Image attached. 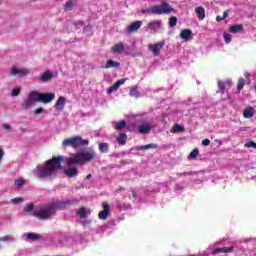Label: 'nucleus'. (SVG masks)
Segmentation results:
<instances>
[{"label": "nucleus", "instance_id": "603ef678", "mask_svg": "<svg viewBox=\"0 0 256 256\" xmlns=\"http://www.w3.org/2000/svg\"><path fill=\"white\" fill-rule=\"evenodd\" d=\"M84 31H85L86 33H89V31H91V26H86V27L84 28Z\"/></svg>", "mask_w": 256, "mask_h": 256}, {"label": "nucleus", "instance_id": "2eb2a0df", "mask_svg": "<svg viewBox=\"0 0 256 256\" xmlns=\"http://www.w3.org/2000/svg\"><path fill=\"white\" fill-rule=\"evenodd\" d=\"M55 99V93H40V103H51Z\"/></svg>", "mask_w": 256, "mask_h": 256}, {"label": "nucleus", "instance_id": "c9c22d12", "mask_svg": "<svg viewBox=\"0 0 256 256\" xmlns=\"http://www.w3.org/2000/svg\"><path fill=\"white\" fill-rule=\"evenodd\" d=\"M24 211L26 213H34L35 214V206L33 204H28L26 205V207L24 208Z\"/></svg>", "mask_w": 256, "mask_h": 256}, {"label": "nucleus", "instance_id": "a878e982", "mask_svg": "<svg viewBox=\"0 0 256 256\" xmlns=\"http://www.w3.org/2000/svg\"><path fill=\"white\" fill-rule=\"evenodd\" d=\"M241 31H243L242 24L231 26L229 29L230 33H241Z\"/></svg>", "mask_w": 256, "mask_h": 256}, {"label": "nucleus", "instance_id": "c756f323", "mask_svg": "<svg viewBox=\"0 0 256 256\" xmlns=\"http://www.w3.org/2000/svg\"><path fill=\"white\" fill-rule=\"evenodd\" d=\"M14 185L16 189H21V187L25 185V180H23V178H17L16 180H14Z\"/></svg>", "mask_w": 256, "mask_h": 256}, {"label": "nucleus", "instance_id": "412c9836", "mask_svg": "<svg viewBox=\"0 0 256 256\" xmlns=\"http://www.w3.org/2000/svg\"><path fill=\"white\" fill-rule=\"evenodd\" d=\"M112 67H114V69H117L121 67V63L115 62V60H108L106 62V65L103 66V69H111Z\"/></svg>", "mask_w": 256, "mask_h": 256}, {"label": "nucleus", "instance_id": "72a5a7b5", "mask_svg": "<svg viewBox=\"0 0 256 256\" xmlns=\"http://www.w3.org/2000/svg\"><path fill=\"white\" fill-rule=\"evenodd\" d=\"M130 97H135L136 99L139 98V91H137L136 87L130 88L129 92Z\"/></svg>", "mask_w": 256, "mask_h": 256}, {"label": "nucleus", "instance_id": "5fc2aeb1", "mask_svg": "<svg viewBox=\"0 0 256 256\" xmlns=\"http://www.w3.org/2000/svg\"><path fill=\"white\" fill-rule=\"evenodd\" d=\"M184 175H193V172H185Z\"/></svg>", "mask_w": 256, "mask_h": 256}, {"label": "nucleus", "instance_id": "5701e85b", "mask_svg": "<svg viewBox=\"0 0 256 256\" xmlns=\"http://www.w3.org/2000/svg\"><path fill=\"white\" fill-rule=\"evenodd\" d=\"M64 173L68 176V177H75L79 174V170H77V168L75 167H69L67 168Z\"/></svg>", "mask_w": 256, "mask_h": 256}, {"label": "nucleus", "instance_id": "f257e3e1", "mask_svg": "<svg viewBox=\"0 0 256 256\" xmlns=\"http://www.w3.org/2000/svg\"><path fill=\"white\" fill-rule=\"evenodd\" d=\"M65 161V157L58 156L45 162V164L38 165L34 170V175L38 179H49L55 177V173L61 169V163Z\"/></svg>", "mask_w": 256, "mask_h": 256}, {"label": "nucleus", "instance_id": "4c0bfd02", "mask_svg": "<svg viewBox=\"0 0 256 256\" xmlns=\"http://www.w3.org/2000/svg\"><path fill=\"white\" fill-rule=\"evenodd\" d=\"M199 156V148H195L189 155L190 159H197Z\"/></svg>", "mask_w": 256, "mask_h": 256}, {"label": "nucleus", "instance_id": "864d4df0", "mask_svg": "<svg viewBox=\"0 0 256 256\" xmlns=\"http://www.w3.org/2000/svg\"><path fill=\"white\" fill-rule=\"evenodd\" d=\"M228 16H229V14L227 12H224L222 17H224V19H227Z\"/></svg>", "mask_w": 256, "mask_h": 256}, {"label": "nucleus", "instance_id": "aec40b11", "mask_svg": "<svg viewBox=\"0 0 256 256\" xmlns=\"http://www.w3.org/2000/svg\"><path fill=\"white\" fill-rule=\"evenodd\" d=\"M0 241H1V243L11 244V243H15L17 241V239H15L13 235L8 234L5 236H1Z\"/></svg>", "mask_w": 256, "mask_h": 256}, {"label": "nucleus", "instance_id": "f3484780", "mask_svg": "<svg viewBox=\"0 0 256 256\" xmlns=\"http://www.w3.org/2000/svg\"><path fill=\"white\" fill-rule=\"evenodd\" d=\"M65 103H67V99H65L63 96H60L55 104L56 111H63V109H65Z\"/></svg>", "mask_w": 256, "mask_h": 256}, {"label": "nucleus", "instance_id": "4be33fe9", "mask_svg": "<svg viewBox=\"0 0 256 256\" xmlns=\"http://www.w3.org/2000/svg\"><path fill=\"white\" fill-rule=\"evenodd\" d=\"M195 13L199 21H203V19H205V8H203L202 6L196 7Z\"/></svg>", "mask_w": 256, "mask_h": 256}, {"label": "nucleus", "instance_id": "a211bd4d", "mask_svg": "<svg viewBox=\"0 0 256 256\" xmlns=\"http://www.w3.org/2000/svg\"><path fill=\"white\" fill-rule=\"evenodd\" d=\"M111 51L112 53H117L118 55H121V53L125 51V44H123V42H119L112 46Z\"/></svg>", "mask_w": 256, "mask_h": 256}, {"label": "nucleus", "instance_id": "79ce46f5", "mask_svg": "<svg viewBox=\"0 0 256 256\" xmlns=\"http://www.w3.org/2000/svg\"><path fill=\"white\" fill-rule=\"evenodd\" d=\"M11 203L13 205H19V203H23V197L13 198L11 199Z\"/></svg>", "mask_w": 256, "mask_h": 256}, {"label": "nucleus", "instance_id": "a19ab883", "mask_svg": "<svg viewBox=\"0 0 256 256\" xmlns=\"http://www.w3.org/2000/svg\"><path fill=\"white\" fill-rule=\"evenodd\" d=\"M176 25H177V17L172 16V17L169 19V26H170V27H175Z\"/></svg>", "mask_w": 256, "mask_h": 256}, {"label": "nucleus", "instance_id": "39448f33", "mask_svg": "<svg viewBox=\"0 0 256 256\" xmlns=\"http://www.w3.org/2000/svg\"><path fill=\"white\" fill-rule=\"evenodd\" d=\"M35 103H41V92L32 90L28 93L27 99L20 104V107L27 111L31 109Z\"/></svg>", "mask_w": 256, "mask_h": 256}, {"label": "nucleus", "instance_id": "dca6fc26", "mask_svg": "<svg viewBox=\"0 0 256 256\" xmlns=\"http://www.w3.org/2000/svg\"><path fill=\"white\" fill-rule=\"evenodd\" d=\"M51 79H53V72L50 70L44 71L39 76V81H41V83H47V81H51Z\"/></svg>", "mask_w": 256, "mask_h": 256}, {"label": "nucleus", "instance_id": "6e6552de", "mask_svg": "<svg viewBox=\"0 0 256 256\" xmlns=\"http://www.w3.org/2000/svg\"><path fill=\"white\" fill-rule=\"evenodd\" d=\"M151 129H153V123L148 120H142L140 125H138V133L141 135H147L151 133Z\"/></svg>", "mask_w": 256, "mask_h": 256}, {"label": "nucleus", "instance_id": "e433bc0d", "mask_svg": "<svg viewBox=\"0 0 256 256\" xmlns=\"http://www.w3.org/2000/svg\"><path fill=\"white\" fill-rule=\"evenodd\" d=\"M153 147H157V144H147V145H143V146H137V149L139 151H143L144 149H151Z\"/></svg>", "mask_w": 256, "mask_h": 256}, {"label": "nucleus", "instance_id": "4468645a", "mask_svg": "<svg viewBox=\"0 0 256 256\" xmlns=\"http://www.w3.org/2000/svg\"><path fill=\"white\" fill-rule=\"evenodd\" d=\"M125 81H127V78L118 80L115 84H113L107 89V94L111 95V93H115V91H118L121 85H125Z\"/></svg>", "mask_w": 256, "mask_h": 256}, {"label": "nucleus", "instance_id": "b1692460", "mask_svg": "<svg viewBox=\"0 0 256 256\" xmlns=\"http://www.w3.org/2000/svg\"><path fill=\"white\" fill-rule=\"evenodd\" d=\"M233 247H223V248H217L213 250V254L217 255V253H232Z\"/></svg>", "mask_w": 256, "mask_h": 256}, {"label": "nucleus", "instance_id": "6ab92c4d", "mask_svg": "<svg viewBox=\"0 0 256 256\" xmlns=\"http://www.w3.org/2000/svg\"><path fill=\"white\" fill-rule=\"evenodd\" d=\"M191 35H193V32L189 29H184L180 32V39H183L184 41H189L191 39Z\"/></svg>", "mask_w": 256, "mask_h": 256}, {"label": "nucleus", "instance_id": "37998d69", "mask_svg": "<svg viewBox=\"0 0 256 256\" xmlns=\"http://www.w3.org/2000/svg\"><path fill=\"white\" fill-rule=\"evenodd\" d=\"M19 93H21V88L16 87L11 91V97H17V95H19Z\"/></svg>", "mask_w": 256, "mask_h": 256}, {"label": "nucleus", "instance_id": "9d476101", "mask_svg": "<svg viewBox=\"0 0 256 256\" xmlns=\"http://www.w3.org/2000/svg\"><path fill=\"white\" fill-rule=\"evenodd\" d=\"M165 46V42H158L156 44H150L148 46L149 51L155 55V57H159V54L161 53V49Z\"/></svg>", "mask_w": 256, "mask_h": 256}, {"label": "nucleus", "instance_id": "f03ea898", "mask_svg": "<svg viewBox=\"0 0 256 256\" xmlns=\"http://www.w3.org/2000/svg\"><path fill=\"white\" fill-rule=\"evenodd\" d=\"M97 153L92 148H87L80 153L71 154L69 158L66 159L67 165H84V163H89L95 159Z\"/></svg>", "mask_w": 256, "mask_h": 256}, {"label": "nucleus", "instance_id": "9b49d317", "mask_svg": "<svg viewBox=\"0 0 256 256\" xmlns=\"http://www.w3.org/2000/svg\"><path fill=\"white\" fill-rule=\"evenodd\" d=\"M70 203L71 201L69 200H56L52 202L50 205L53 206L54 213H56L58 209H65L66 207H69Z\"/></svg>", "mask_w": 256, "mask_h": 256}, {"label": "nucleus", "instance_id": "7ed1b4c3", "mask_svg": "<svg viewBox=\"0 0 256 256\" xmlns=\"http://www.w3.org/2000/svg\"><path fill=\"white\" fill-rule=\"evenodd\" d=\"M175 11L171 4L164 2L162 5H155L149 9L142 10V13H150L151 15H169Z\"/></svg>", "mask_w": 256, "mask_h": 256}, {"label": "nucleus", "instance_id": "bb28decb", "mask_svg": "<svg viewBox=\"0 0 256 256\" xmlns=\"http://www.w3.org/2000/svg\"><path fill=\"white\" fill-rule=\"evenodd\" d=\"M116 139L119 145H125L127 143V134L121 133Z\"/></svg>", "mask_w": 256, "mask_h": 256}, {"label": "nucleus", "instance_id": "f704fd0d", "mask_svg": "<svg viewBox=\"0 0 256 256\" xmlns=\"http://www.w3.org/2000/svg\"><path fill=\"white\" fill-rule=\"evenodd\" d=\"M26 235V239H29L30 241H37V239H39V236L35 233H27Z\"/></svg>", "mask_w": 256, "mask_h": 256}, {"label": "nucleus", "instance_id": "7c9ffc66", "mask_svg": "<svg viewBox=\"0 0 256 256\" xmlns=\"http://www.w3.org/2000/svg\"><path fill=\"white\" fill-rule=\"evenodd\" d=\"M243 115L245 117V119H251V117H253L254 113H253V108H247L244 110Z\"/></svg>", "mask_w": 256, "mask_h": 256}, {"label": "nucleus", "instance_id": "bf43d9fd", "mask_svg": "<svg viewBox=\"0 0 256 256\" xmlns=\"http://www.w3.org/2000/svg\"><path fill=\"white\" fill-rule=\"evenodd\" d=\"M0 249H1V245H0Z\"/></svg>", "mask_w": 256, "mask_h": 256}, {"label": "nucleus", "instance_id": "c85d7f7f", "mask_svg": "<svg viewBox=\"0 0 256 256\" xmlns=\"http://www.w3.org/2000/svg\"><path fill=\"white\" fill-rule=\"evenodd\" d=\"M78 215H80V217H82V219H85V217H87L88 215H91V210H86L85 208H80L78 210Z\"/></svg>", "mask_w": 256, "mask_h": 256}, {"label": "nucleus", "instance_id": "8fccbe9b", "mask_svg": "<svg viewBox=\"0 0 256 256\" xmlns=\"http://www.w3.org/2000/svg\"><path fill=\"white\" fill-rule=\"evenodd\" d=\"M2 127H3V129H4L5 131L11 130V125H9V124H3Z\"/></svg>", "mask_w": 256, "mask_h": 256}, {"label": "nucleus", "instance_id": "f8f14e48", "mask_svg": "<svg viewBox=\"0 0 256 256\" xmlns=\"http://www.w3.org/2000/svg\"><path fill=\"white\" fill-rule=\"evenodd\" d=\"M141 25H143V22L141 20L132 22L128 27H126V33H128V35H131V33L139 31V29H141Z\"/></svg>", "mask_w": 256, "mask_h": 256}, {"label": "nucleus", "instance_id": "0eeeda50", "mask_svg": "<svg viewBox=\"0 0 256 256\" xmlns=\"http://www.w3.org/2000/svg\"><path fill=\"white\" fill-rule=\"evenodd\" d=\"M31 73L29 68L19 67L17 65L11 66L8 75L10 77H18L19 79H23V77H27Z\"/></svg>", "mask_w": 256, "mask_h": 256}, {"label": "nucleus", "instance_id": "2f4dec72", "mask_svg": "<svg viewBox=\"0 0 256 256\" xmlns=\"http://www.w3.org/2000/svg\"><path fill=\"white\" fill-rule=\"evenodd\" d=\"M185 131V128L179 124H175L172 128V133H181Z\"/></svg>", "mask_w": 256, "mask_h": 256}, {"label": "nucleus", "instance_id": "de8ad7c7", "mask_svg": "<svg viewBox=\"0 0 256 256\" xmlns=\"http://www.w3.org/2000/svg\"><path fill=\"white\" fill-rule=\"evenodd\" d=\"M211 144V140H209V139H204L203 141H202V145L204 146V147H207V146H209Z\"/></svg>", "mask_w": 256, "mask_h": 256}, {"label": "nucleus", "instance_id": "c03bdc74", "mask_svg": "<svg viewBox=\"0 0 256 256\" xmlns=\"http://www.w3.org/2000/svg\"><path fill=\"white\" fill-rule=\"evenodd\" d=\"M223 37H224L225 43L227 44L231 43V34L224 32Z\"/></svg>", "mask_w": 256, "mask_h": 256}, {"label": "nucleus", "instance_id": "423d86ee", "mask_svg": "<svg viewBox=\"0 0 256 256\" xmlns=\"http://www.w3.org/2000/svg\"><path fill=\"white\" fill-rule=\"evenodd\" d=\"M86 145H89V140H84L81 136H74L68 139H64L62 142V147H72L73 149L86 147Z\"/></svg>", "mask_w": 256, "mask_h": 256}, {"label": "nucleus", "instance_id": "3c124183", "mask_svg": "<svg viewBox=\"0 0 256 256\" xmlns=\"http://www.w3.org/2000/svg\"><path fill=\"white\" fill-rule=\"evenodd\" d=\"M223 19H225V17H223V16L216 17V21H218V22L223 21Z\"/></svg>", "mask_w": 256, "mask_h": 256}, {"label": "nucleus", "instance_id": "ea45409f", "mask_svg": "<svg viewBox=\"0 0 256 256\" xmlns=\"http://www.w3.org/2000/svg\"><path fill=\"white\" fill-rule=\"evenodd\" d=\"M243 87H245V79L240 78L238 81V85H237L238 91H241V89H243Z\"/></svg>", "mask_w": 256, "mask_h": 256}, {"label": "nucleus", "instance_id": "ddd939ff", "mask_svg": "<svg viewBox=\"0 0 256 256\" xmlns=\"http://www.w3.org/2000/svg\"><path fill=\"white\" fill-rule=\"evenodd\" d=\"M161 25H163L161 20H154L148 23L147 30L150 31V33H157V31L161 29Z\"/></svg>", "mask_w": 256, "mask_h": 256}, {"label": "nucleus", "instance_id": "49530a36", "mask_svg": "<svg viewBox=\"0 0 256 256\" xmlns=\"http://www.w3.org/2000/svg\"><path fill=\"white\" fill-rule=\"evenodd\" d=\"M74 26L76 27V29H80V27H83V21H77L74 23Z\"/></svg>", "mask_w": 256, "mask_h": 256}, {"label": "nucleus", "instance_id": "a18cd8bd", "mask_svg": "<svg viewBox=\"0 0 256 256\" xmlns=\"http://www.w3.org/2000/svg\"><path fill=\"white\" fill-rule=\"evenodd\" d=\"M245 147H251L252 149H256V143L253 141H250L245 144Z\"/></svg>", "mask_w": 256, "mask_h": 256}, {"label": "nucleus", "instance_id": "6e6d98bb", "mask_svg": "<svg viewBox=\"0 0 256 256\" xmlns=\"http://www.w3.org/2000/svg\"><path fill=\"white\" fill-rule=\"evenodd\" d=\"M245 77H246V79H249V77H250L249 73H246Z\"/></svg>", "mask_w": 256, "mask_h": 256}, {"label": "nucleus", "instance_id": "473e14b6", "mask_svg": "<svg viewBox=\"0 0 256 256\" xmlns=\"http://www.w3.org/2000/svg\"><path fill=\"white\" fill-rule=\"evenodd\" d=\"M74 5H75V2L73 0H69L66 2L65 6H64V10L71 11V9H73Z\"/></svg>", "mask_w": 256, "mask_h": 256}, {"label": "nucleus", "instance_id": "393cba45", "mask_svg": "<svg viewBox=\"0 0 256 256\" xmlns=\"http://www.w3.org/2000/svg\"><path fill=\"white\" fill-rule=\"evenodd\" d=\"M231 80H226L225 82L223 81H218V89L223 93V91H225V85H227L228 87H231Z\"/></svg>", "mask_w": 256, "mask_h": 256}, {"label": "nucleus", "instance_id": "1a4fd4ad", "mask_svg": "<svg viewBox=\"0 0 256 256\" xmlns=\"http://www.w3.org/2000/svg\"><path fill=\"white\" fill-rule=\"evenodd\" d=\"M103 211H100L98 214L99 219L105 221L109 217V213H111V206L107 202L102 203Z\"/></svg>", "mask_w": 256, "mask_h": 256}, {"label": "nucleus", "instance_id": "58836bf2", "mask_svg": "<svg viewBox=\"0 0 256 256\" xmlns=\"http://www.w3.org/2000/svg\"><path fill=\"white\" fill-rule=\"evenodd\" d=\"M125 125H127L125 121L117 122L115 126L116 131H121V129H123Z\"/></svg>", "mask_w": 256, "mask_h": 256}, {"label": "nucleus", "instance_id": "09e8293b", "mask_svg": "<svg viewBox=\"0 0 256 256\" xmlns=\"http://www.w3.org/2000/svg\"><path fill=\"white\" fill-rule=\"evenodd\" d=\"M35 115H41V113H43V108H37L35 111H34Z\"/></svg>", "mask_w": 256, "mask_h": 256}, {"label": "nucleus", "instance_id": "cd10ccee", "mask_svg": "<svg viewBox=\"0 0 256 256\" xmlns=\"http://www.w3.org/2000/svg\"><path fill=\"white\" fill-rule=\"evenodd\" d=\"M98 149L101 153H109V144L99 143Z\"/></svg>", "mask_w": 256, "mask_h": 256}, {"label": "nucleus", "instance_id": "13d9d810", "mask_svg": "<svg viewBox=\"0 0 256 256\" xmlns=\"http://www.w3.org/2000/svg\"><path fill=\"white\" fill-rule=\"evenodd\" d=\"M133 197H135V193H133Z\"/></svg>", "mask_w": 256, "mask_h": 256}, {"label": "nucleus", "instance_id": "20e7f679", "mask_svg": "<svg viewBox=\"0 0 256 256\" xmlns=\"http://www.w3.org/2000/svg\"><path fill=\"white\" fill-rule=\"evenodd\" d=\"M34 215L42 221H47L51 215H55V208L51 204L37 206L34 209Z\"/></svg>", "mask_w": 256, "mask_h": 256}, {"label": "nucleus", "instance_id": "4d7b16f0", "mask_svg": "<svg viewBox=\"0 0 256 256\" xmlns=\"http://www.w3.org/2000/svg\"><path fill=\"white\" fill-rule=\"evenodd\" d=\"M91 174H88L87 176H86V179H91Z\"/></svg>", "mask_w": 256, "mask_h": 256}]
</instances>
